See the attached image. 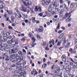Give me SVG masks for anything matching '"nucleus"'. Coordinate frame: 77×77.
Wrapping results in <instances>:
<instances>
[{"instance_id":"f257e3e1","label":"nucleus","mask_w":77,"mask_h":77,"mask_svg":"<svg viewBox=\"0 0 77 77\" xmlns=\"http://www.w3.org/2000/svg\"><path fill=\"white\" fill-rule=\"evenodd\" d=\"M17 62L16 64L17 65H20L24 66V65L26 64V62L25 60H23V57H20L17 59Z\"/></svg>"},{"instance_id":"f03ea898","label":"nucleus","mask_w":77,"mask_h":77,"mask_svg":"<svg viewBox=\"0 0 77 77\" xmlns=\"http://www.w3.org/2000/svg\"><path fill=\"white\" fill-rule=\"evenodd\" d=\"M1 54H2V55L0 57V60H2V59L4 60L5 59V60L8 61L10 60V58L9 57V56H7V53H4L2 52Z\"/></svg>"},{"instance_id":"7ed1b4c3","label":"nucleus","mask_w":77,"mask_h":77,"mask_svg":"<svg viewBox=\"0 0 77 77\" xmlns=\"http://www.w3.org/2000/svg\"><path fill=\"white\" fill-rule=\"evenodd\" d=\"M10 49L13 53H16L18 52V48L17 47L14 48V46H11L10 47Z\"/></svg>"},{"instance_id":"20e7f679","label":"nucleus","mask_w":77,"mask_h":77,"mask_svg":"<svg viewBox=\"0 0 77 77\" xmlns=\"http://www.w3.org/2000/svg\"><path fill=\"white\" fill-rule=\"evenodd\" d=\"M41 2L42 5L44 6H45V5H49L47 0H42Z\"/></svg>"},{"instance_id":"39448f33","label":"nucleus","mask_w":77,"mask_h":77,"mask_svg":"<svg viewBox=\"0 0 77 77\" xmlns=\"http://www.w3.org/2000/svg\"><path fill=\"white\" fill-rule=\"evenodd\" d=\"M66 7V5L65 4V3H64L62 4V5H60V8L63 10V9H65Z\"/></svg>"},{"instance_id":"423d86ee","label":"nucleus","mask_w":77,"mask_h":77,"mask_svg":"<svg viewBox=\"0 0 77 77\" xmlns=\"http://www.w3.org/2000/svg\"><path fill=\"white\" fill-rule=\"evenodd\" d=\"M53 5L55 9H56L57 7H58L59 6V2H55L53 4Z\"/></svg>"},{"instance_id":"0eeeda50","label":"nucleus","mask_w":77,"mask_h":77,"mask_svg":"<svg viewBox=\"0 0 77 77\" xmlns=\"http://www.w3.org/2000/svg\"><path fill=\"white\" fill-rule=\"evenodd\" d=\"M71 13H72V11L70 12L69 13H65L66 17L67 18H70L71 17Z\"/></svg>"},{"instance_id":"6e6552de","label":"nucleus","mask_w":77,"mask_h":77,"mask_svg":"<svg viewBox=\"0 0 77 77\" xmlns=\"http://www.w3.org/2000/svg\"><path fill=\"white\" fill-rule=\"evenodd\" d=\"M26 9L27 8H26L24 7V6L22 5L21 7V11H23L24 12H26Z\"/></svg>"},{"instance_id":"1a4fd4ad","label":"nucleus","mask_w":77,"mask_h":77,"mask_svg":"<svg viewBox=\"0 0 77 77\" xmlns=\"http://www.w3.org/2000/svg\"><path fill=\"white\" fill-rule=\"evenodd\" d=\"M61 58L62 59V60L63 61V62L65 61L66 60V59H65L66 58V57L65 55H63L61 56Z\"/></svg>"},{"instance_id":"9d476101","label":"nucleus","mask_w":77,"mask_h":77,"mask_svg":"<svg viewBox=\"0 0 77 77\" xmlns=\"http://www.w3.org/2000/svg\"><path fill=\"white\" fill-rule=\"evenodd\" d=\"M75 4L74 3H71L70 4V8L71 9H73L75 7Z\"/></svg>"},{"instance_id":"9b49d317","label":"nucleus","mask_w":77,"mask_h":77,"mask_svg":"<svg viewBox=\"0 0 77 77\" xmlns=\"http://www.w3.org/2000/svg\"><path fill=\"white\" fill-rule=\"evenodd\" d=\"M60 24H59L58 25L57 27L56 28V29H54V30H54L55 32H56V33H57V30H58V29H60Z\"/></svg>"},{"instance_id":"f8f14e48","label":"nucleus","mask_w":77,"mask_h":77,"mask_svg":"<svg viewBox=\"0 0 77 77\" xmlns=\"http://www.w3.org/2000/svg\"><path fill=\"white\" fill-rule=\"evenodd\" d=\"M62 41H63V45L65 46V43H66V39H65V38H62Z\"/></svg>"},{"instance_id":"ddd939ff","label":"nucleus","mask_w":77,"mask_h":77,"mask_svg":"<svg viewBox=\"0 0 77 77\" xmlns=\"http://www.w3.org/2000/svg\"><path fill=\"white\" fill-rule=\"evenodd\" d=\"M32 21L33 23H35L36 21V18L35 17H31Z\"/></svg>"},{"instance_id":"4468645a","label":"nucleus","mask_w":77,"mask_h":77,"mask_svg":"<svg viewBox=\"0 0 77 77\" xmlns=\"http://www.w3.org/2000/svg\"><path fill=\"white\" fill-rule=\"evenodd\" d=\"M49 44H51L52 43L53 45H54L55 44L54 43V39H52L51 41H49Z\"/></svg>"},{"instance_id":"2eb2a0df","label":"nucleus","mask_w":77,"mask_h":77,"mask_svg":"<svg viewBox=\"0 0 77 77\" xmlns=\"http://www.w3.org/2000/svg\"><path fill=\"white\" fill-rule=\"evenodd\" d=\"M72 20V19L71 18H67L65 20V21L66 23H68V22H70V21H71Z\"/></svg>"},{"instance_id":"dca6fc26","label":"nucleus","mask_w":77,"mask_h":77,"mask_svg":"<svg viewBox=\"0 0 77 77\" xmlns=\"http://www.w3.org/2000/svg\"><path fill=\"white\" fill-rule=\"evenodd\" d=\"M63 36H64V33H62L60 35L58 38L60 39H61V38H63Z\"/></svg>"},{"instance_id":"f3484780","label":"nucleus","mask_w":77,"mask_h":77,"mask_svg":"<svg viewBox=\"0 0 77 77\" xmlns=\"http://www.w3.org/2000/svg\"><path fill=\"white\" fill-rule=\"evenodd\" d=\"M11 57L12 58V59H14L17 57V56H16V55L15 54H13L11 56Z\"/></svg>"},{"instance_id":"a211bd4d","label":"nucleus","mask_w":77,"mask_h":77,"mask_svg":"<svg viewBox=\"0 0 77 77\" xmlns=\"http://www.w3.org/2000/svg\"><path fill=\"white\" fill-rule=\"evenodd\" d=\"M65 49L68 48L70 46V42H68V44L66 45H65Z\"/></svg>"},{"instance_id":"6ab92c4d","label":"nucleus","mask_w":77,"mask_h":77,"mask_svg":"<svg viewBox=\"0 0 77 77\" xmlns=\"http://www.w3.org/2000/svg\"><path fill=\"white\" fill-rule=\"evenodd\" d=\"M23 66H17L16 67L17 69L18 70H21L23 68Z\"/></svg>"},{"instance_id":"aec40b11","label":"nucleus","mask_w":77,"mask_h":77,"mask_svg":"<svg viewBox=\"0 0 77 77\" xmlns=\"http://www.w3.org/2000/svg\"><path fill=\"white\" fill-rule=\"evenodd\" d=\"M68 10H69V7H68L64 8L63 10V11H65L66 12H67L68 11Z\"/></svg>"},{"instance_id":"412c9836","label":"nucleus","mask_w":77,"mask_h":77,"mask_svg":"<svg viewBox=\"0 0 77 77\" xmlns=\"http://www.w3.org/2000/svg\"><path fill=\"white\" fill-rule=\"evenodd\" d=\"M63 12V10H62L60 12V17H62L63 15V14L62 13Z\"/></svg>"},{"instance_id":"4be33fe9","label":"nucleus","mask_w":77,"mask_h":77,"mask_svg":"<svg viewBox=\"0 0 77 77\" xmlns=\"http://www.w3.org/2000/svg\"><path fill=\"white\" fill-rule=\"evenodd\" d=\"M13 77H24V76L21 75H18L16 74L13 75Z\"/></svg>"},{"instance_id":"5701e85b","label":"nucleus","mask_w":77,"mask_h":77,"mask_svg":"<svg viewBox=\"0 0 77 77\" xmlns=\"http://www.w3.org/2000/svg\"><path fill=\"white\" fill-rule=\"evenodd\" d=\"M18 54L20 56H22L23 55V54L22 51H18Z\"/></svg>"},{"instance_id":"b1692460","label":"nucleus","mask_w":77,"mask_h":77,"mask_svg":"<svg viewBox=\"0 0 77 77\" xmlns=\"http://www.w3.org/2000/svg\"><path fill=\"white\" fill-rule=\"evenodd\" d=\"M46 42L43 41V42L42 43L41 45L42 47H45L46 45Z\"/></svg>"},{"instance_id":"393cba45","label":"nucleus","mask_w":77,"mask_h":77,"mask_svg":"<svg viewBox=\"0 0 77 77\" xmlns=\"http://www.w3.org/2000/svg\"><path fill=\"white\" fill-rule=\"evenodd\" d=\"M60 71V69H58L57 70H55L54 71V72L56 74H58L59 72Z\"/></svg>"},{"instance_id":"a878e982","label":"nucleus","mask_w":77,"mask_h":77,"mask_svg":"<svg viewBox=\"0 0 77 77\" xmlns=\"http://www.w3.org/2000/svg\"><path fill=\"white\" fill-rule=\"evenodd\" d=\"M63 62H64L65 65H69V64L70 63V61H68L67 60V61H66V60L65 61H63Z\"/></svg>"},{"instance_id":"bb28decb","label":"nucleus","mask_w":77,"mask_h":77,"mask_svg":"<svg viewBox=\"0 0 77 77\" xmlns=\"http://www.w3.org/2000/svg\"><path fill=\"white\" fill-rule=\"evenodd\" d=\"M18 72L19 74H20V75H23L24 76V72H22L21 70L19 71Z\"/></svg>"},{"instance_id":"cd10ccee","label":"nucleus","mask_w":77,"mask_h":77,"mask_svg":"<svg viewBox=\"0 0 77 77\" xmlns=\"http://www.w3.org/2000/svg\"><path fill=\"white\" fill-rule=\"evenodd\" d=\"M32 3L31 2H29V3H27V8H29L30 6V5H32Z\"/></svg>"},{"instance_id":"c85d7f7f","label":"nucleus","mask_w":77,"mask_h":77,"mask_svg":"<svg viewBox=\"0 0 77 77\" xmlns=\"http://www.w3.org/2000/svg\"><path fill=\"white\" fill-rule=\"evenodd\" d=\"M48 8H51L52 9H55L54 6H53V4H50Z\"/></svg>"},{"instance_id":"c756f323","label":"nucleus","mask_w":77,"mask_h":77,"mask_svg":"<svg viewBox=\"0 0 77 77\" xmlns=\"http://www.w3.org/2000/svg\"><path fill=\"white\" fill-rule=\"evenodd\" d=\"M69 52H71L70 54H73V49L72 48H70L69 50Z\"/></svg>"},{"instance_id":"7c9ffc66","label":"nucleus","mask_w":77,"mask_h":77,"mask_svg":"<svg viewBox=\"0 0 77 77\" xmlns=\"http://www.w3.org/2000/svg\"><path fill=\"white\" fill-rule=\"evenodd\" d=\"M44 30L43 29L39 28L38 29V32H39V33H40V32H43Z\"/></svg>"},{"instance_id":"2f4dec72","label":"nucleus","mask_w":77,"mask_h":77,"mask_svg":"<svg viewBox=\"0 0 77 77\" xmlns=\"http://www.w3.org/2000/svg\"><path fill=\"white\" fill-rule=\"evenodd\" d=\"M3 42H6L7 41V40H8V38L7 37H4L3 38Z\"/></svg>"},{"instance_id":"473e14b6","label":"nucleus","mask_w":77,"mask_h":77,"mask_svg":"<svg viewBox=\"0 0 77 77\" xmlns=\"http://www.w3.org/2000/svg\"><path fill=\"white\" fill-rule=\"evenodd\" d=\"M67 60L68 61H71V62H73V63H75L74 62V61L73 60H72V59L71 58V57L69 58H67Z\"/></svg>"},{"instance_id":"72a5a7b5","label":"nucleus","mask_w":77,"mask_h":77,"mask_svg":"<svg viewBox=\"0 0 77 77\" xmlns=\"http://www.w3.org/2000/svg\"><path fill=\"white\" fill-rule=\"evenodd\" d=\"M34 11L35 12H38L39 11L38 9V6H36L35 8Z\"/></svg>"},{"instance_id":"f704fd0d","label":"nucleus","mask_w":77,"mask_h":77,"mask_svg":"<svg viewBox=\"0 0 77 77\" xmlns=\"http://www.w3.org/2000/svg\"><path fill=\"white\" fill-rule=\"evenodd\" d=\"M7 44H11L12 43V41L11 40H10L9 41L8 40L7 42Z\"/></svg>"},{"instance_id":"c9c22d12","label":"nucleus","mask_w":77,"mask_h":77,"mask_svg":"<svg viewBox=\"0 0 77 77\" xmlns=\"http://www.w3.org/2000/svg\"><path fill=\"white\" fill-rule=\"evenodd\" d=\"M48 1V4L49 5V3H52L54 2V0H47Z\"/></svg>"},{"instance_id":"e433bc0d","label":"nucleus","mask_w":77,"mask_h":77,"mask_svg":"<svg viewBox=\"0 0 77 77\" xmlns=\"http://www.w3.org/2000/svg\"><path fill=\"white\" fill-rule=\"evenodd\" d=\"M11 18H12L11 19V21L13 23H14V20H15V17H14L11 16Z\"/></svg>"},{"instance_id":"4c0bfd02","label":"nucleus","mask_w":77,"mask_h":77,"mask_svg":"<svg viewBox=\"0 0 77 77\" xmlns=\"http://www.w3.org/2000/svg\"><path fill=\"white\" fill-rule=\"evenodd\" d=\"M7 12L9 15H11V14H12V11H8V10H7Z\"/></svg>"},{"instance_id":"58836bf2","label":"nucleus","mask_w":77,"mask_h":77,"mask_svg":"<svg viewBox=\"0 0 77 77\" xmlns=\"http://www.w3.org/2000/svg\"><path fill=\"white\" fill-rule=\"evenodd\" d=\"M28 35L30 38H32V37L33 36V34H32V33L31 32H29Z\"/></svg>"},{"instance_id":"ea45409f","label":"nucleus","mask_w":77,"mask_h":77,"mask_svg":"<svg viewBox=\"0 0 77 77\" xmlns=\"http://www.w3.org/2000/svg\"><path fill=\"white\" fill-rule=\"evenodd\" d=\"M22 2L23 3V4L24 5H25V6H26L27 7V4H26V2H25V1H22Z\"/></svg>"},{"instance_id":"a19ab883","label":"nucleus","mask_w":77,"mask_h":77,"mask_svg":"<svg viewBox=\"0 0 77 77\" xmlns=\"http://www.w3.org/2000/svg\"><path fill=\"white\" fill-rule=\"evenodd\" d=\"M69 76L70 77H75V75L72 74H69Z\"/></svg>"},{"instance_id":"79ce46f5","label":"nucleus","mask_w":77,"mask_h":77,"mask_svg":"<svg viewBox=\"0 0 77 77\" xmlns=\"http://www.w3.org/2000/svg\"><path fill=\"white\" fill-rule=\"evenodd\" d=\"M32 41L33 42V43H35V41L36 40V39H35V37H33L32 38Z\"/></svg>"},{"instance_id":"37998d69","label":"nucleus","mask_w":77,"mask_h":77,"mask_svg":"<svg viewBox=\"0 0 77 77\" xmlns=\"http://www.w3.org/2000/svg\"><path fill=\"white\" fill-rule=\"evenodd\" d=\"M48 47V45H47L46 46V47L45 48V50H47L48 51L49 50H50V49H49Z\"/></svg>"},{"instance_id":"c03bdc74","label":"nucleus","mask_w":77,"mask_h":77,"mask_svg":"<svg viewBox=\"0 0 77 77\" xmlns=\"http://www.w3.org/2000/svg\"><path fill=\"white\" fill-rule=\"evenodd\" d=\"M14 15H15L16 17V18H19V16H18V15H17V14L16 13L14 14Z\"/></svg>"},{"instance_id":"a18cd8bd","label":"nucleus","mask_w":77,"mask_h":77,"mask_svg":"<svg viewBox=\"0 0 77 77\" xmlns=\"http://www.w3.org/2000/svg\"><path fill=\"white\" fill-rule=\"evenodd\" d=\"M18 43H19L18 40H16L15 42V45H17V44H18Z\"/></svg>"},{"instance_id":"49530a36","label":"nucleus","mask_w":77,"mask_h":77,"mask_svg":"<svg viewBox=\"0 0 77 77\" xmlns=\"http://www.w3.org/2000/svg\"><path fill=\"white\" fill-rule=\"evenodd\" d=\"M2 38V35L0 36V42H3V40H2L1 39Z\"/></svg>"},{"instance_id":"de8ad7c7","label":"nucleus","mask_w":77,"mask_h":77,"mask_svg":"<svg viewBox=\"0 0 77 77\" xmlns=\"http://www.w3.org/2000/svg\"><path fill=\"white\" fill-rule=\"evenodd\" d=\"M38 9L39 12H41L42 10L41 9V8L40 6L38 7Z\"/></svg>"},{"instance_id":"09e8293b","label":"nucleus","mask_w":77,"mask_h":77,"mask_svg":"<svg viewBox=\"0 0 77 77\" xmlns=\"http://www.w3.org/2000/svg\"><path fill=\"white\" fill-rule=\"evenodd\" d=\"M48 11H49V12H51V11H52V9H53V8H48Z\"/></svg>"},{"instance_id":"8fccbe9b","label":"nucleus","mask_w":77,"mask_h":77,"mask_svg":"<svg viewBox=\"0 0 77 77\" xmlns=\"http://www.w3.org/2000/svg\"><path fill=\"white\" fill-rule=\"evenodd\" d=\"M27 38L26 37H24L23 38H22L21 39V41L22 42H24L25 41V40H26V38Z\"/></svg>"},{"instance_id":"3c124183","label":"nucleus","mask_w":77,"mask_h":77,"mask_svg":"<svg viewBox=\"0 0 77 77\" xmlns=\"http://www.w3.org/2000/svg\"><path fill=\"white\" fill-rule=\"evenodd\" d=\"M60 44H61V42H60L59 41L57 42V46H60Z\"/></svg>"},{"instance_id":"603ef678","label":"nucleus","mask_w":77,"mask_h":77,"mask_svg":"<svg viewBox=\"0 0 77 77\" xmlns=\"http://www.w3.org/2000/svg\"><path fill=\"white\" fill-rule=\"evenodd\" d=\"M66 17H62V21H63L65 20L66 19Z\"/></svg>"},{"instance_id":"864d4df0","label":"nucleus","mask_w":77,"mask_h":77,"mask_svg":"<svg viewBox=\"0 0 77 77\" xmlns=\"http://www.w3.org/2000/svg\"><path fill=\"white\" fill-rule=\"evenodd\" d=\"M60 2L61 4H63V3H63V0H60Z\"/></svg>"},{"instance_id":"5fc2aeb1","label":"nucleus","mask_w":77,"mask_h":77,"mask_svg":"<svg viewBox=\"0 0 77 77\" xmlns=\"http://www.w3.org/2000/svg\"><path fill=\"white\" fill-rule=\"evenodd\" d=\"M4 8V5H2L0 6V9H2Z\"/></svg>"},{"instance_id":"6e6d98bb","label":"nucleus","mask_w":77,"mask_h":77,"mask_svg":"<svg viewBox=\"0 0 77 77\" xmlns=\"http://www.w3.org/2000/svg\"><path fill=\"white\" fill-rule=\"evenodd\" d=\"M54 69V64L52 66H51V69L52 70Z\"/></svg>"},{"instance_id":"4d7b16f0","label":"nucleus","mask_w":77,"mask_h":77,"mask_svg":"<svg viewBox=\"0 0 77 77\" xmlns=\"http://www.w3.org/2000/svg\"><path fill=\"white\" fill-rule=\"evenodd\" d=\"M59 11V9L58 8H56L55 9V12H58Z\"/></svg>"},{"instance_id":"13d9d810","label":"nucleus","mask_w":77,"mask_h":77,"mask_svg":"<svg viewBox=\"0 0 77 77\" xmlns=\"http://www.w3.org/2000/svg\"><path fill=\"white\" fill-rule=\"evenodd\" d=\"M42 63V61H38V65H41V63Z\"/></svg>"},{"instance_id":"bf43d9fd","label":"nucleus","mask_w":77,"mask_h":77,"mask_svg":"<svg viewBox=\"0 0 77 77\" xmlns=\"http://www.w3.org/2000/svg\"><path fill=\"white\" fill-rule=\"evenodd\" d=\"M8 28L9 29H10V30H12V29H13V27H11V26H9L8 27Z\"/></svg>"},{"instance_id":"052dcab7","label":"nucleus","mask_w":77,"mask_h":77,"mask_svg":"<svg viewBox=\"0 0 77 77\" xmlns=\"http://www.w3.org/2000/svg\"><path fill=\"white\" fill-rule=\"evenodd\" d=\"M43 65H44V68H45L46 66H47V64H45V63H44Z\"/></svg>"},{"instance_id":"680f3d73","label":"nucleus","mask_w":77,"mask_h":77,"mask_svg":"<svg viewBox=\"0 0 77 77\" xmlns=\"http://www.w3.org/2000/svg\"><path fill=\"white\" fill-rule=\"evenodd\" d=\"M38 15L40 17H42V15H43V13H40L38 14Z\"/></svg>"},{"instance_id":"e2e57ef3","label":"nucleus","mask_w":77,"mask_h":77,"mask_svg":"<svg viewBox=\"0 0 77 77\" xmlns=\"http://www.w3.org/2000/svg\"><path fill=\"white\" fill-rule=\"evenodd\" d=\"M51 14L52 15H56V14H55V12L54 11H53L51 13Z\"/></svg>"},{"instance_id":"0e129e2a","label":"nucleus","mask_w":77,"mask_h":77,"mask_svg":"<svg viewBox=\"0 0 77 77\" xmlns=\"http://www.w3.org/2000/svg\"><path fill=\"white\" fill-rule=\"evenodd\" d=\"M19 15V18H21V17H22V16H21V14H18Z\"/></svg>"},{"instance_id":"69168bd1","label":"nucleus","mask_w":77,"mask_h":77,"mask_svg":"<svg viewBox=\"0 0 77 77\" xmlns=\"http://www.w3.org/2000/svg\"><path fill=\"white\" fill-rule=\"evenodd\" d=\"M75 68H76V66H75V65H74L73 66L72 68L73 69H75Z\"/></svg>"},{"instance_id":"338daca9","label":"nucleus","mask_w":77,"mask_h":77,"mask_svg":"<svg viewBox=\"0 0 77 77\" xmlns=\"http://www.w3.org/2000/svg\"><path fill=\"white\" fill-rule=\"evenodd\" d=\"M35 23H36V24H39V20H36L35 21Z\"/></svg>"},{"instance_id":"774afa93","label":"nucleus","mask_w":77,"mask_h":77,"mask_svg":"<svg viewBox=\"0 0 77 77\" xmlns=\"http://www.w3.org/2000/svg\"><path fill=\"white\" fill-rule=\"evenodd\" d=\"M74 50H77V45H75L74 48Z\"/></svg>"}]
</instances>
